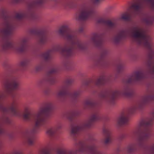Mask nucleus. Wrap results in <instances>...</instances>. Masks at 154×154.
I'll use <instances>...</instances> for the list:
<instances>
[{
  "label": "nucleus",
  "instance_id": "6e6552de",
  "mask_svg": "<svg viewBox=\"0 0 154 154\" xmlns=\"http://www.w3.org/2000/svg\"><path fill=\"white\" fill-rule=\"evenodd\" d=\"M103 35L99 33H94L91 38V41L96 46L102 48L100 58L99 59L94 61L95 64L96 65L106 66L108 64V61L106 58L108 54V51L102 46Z\"/></svg>",
  "mask_w": 154,
  "mask_h": 154
},
{
  "label": "nucleus",
  "instance_id": "a211bd4d",
  "mask_svg": "<svg viewBox=\"0 0 154 154\" xmlns=\"http://www.w3.org/2000/svg\"><path fill=\"white\" fill-rule=\"evenodd\" d=\"M145 78L143 72L142 71H136L123 80L125 83L130 84L133 82H138Z\"/></svg>",
  "mask_w": 154,
  "mask_h": 154
},
{
  "label": "nucleus",
  "instance_id": "5701e85b",
  "mask_svg": "<svg viewBox=\"0 0 154 154\" xmlns=\"http://www.w3.org/2000/svg\"><path fill=\"white\" fill-rule=\"evenodd\" d=\"M63 5L66 7L73 8L75 7L76 4L73 1L68 0H64L62 3Z\"/></svg>",
  "mask_w": 154,
  "mask_h": 154
},
{
  "label": "nucleus",
  "instance_id": "f8f14e48",
  "mask_svg": "<svg viewBox=\"0 0 154 154\" xmlns=\"http://www.w3.org/2000/svg\"><path fill=\"white\" fill-rule=\"evenodd\" d=\"M44 1V0H33L30 1L28 4L29 12L28 13L21 12L17 13L15 14V18L17 20H20L24 18L29 17L32 20H35L36 17V15L32 9L38 5H41Z\"/></svg>",
  "mask_w": 154,
  "mask_h": 154
},
{
  "label": "nucleus",
  "instance_id": "473e14b6",
  "mask_svg": "<svg viewBox=\"0 0 154 154\" xmlns=\"http://www.w3.org/2000/svg\"><path fill=\"white\" fill-rule=\"evenodd\" d=\"M146 23L148 25H151L152 23V21L150 19H147L145 20Z\"/></svg>",
  "mask_w": 154,
  "mask_h": 154
},
{
  "label": "nucleus",
  "instance_id": "412c9836",
  "mask_svg": "<svg viewBox=\"0 0 154 154\" xmlns=\"http://www.w3.org/2000/svg\"><path fill=\"white\" fill-rule=\"evenodd\" d=\"M110 80V78L101 76L96 80L91 82V83L97 87H100L104 85Z\"/></svg>",
  "mask_w": 154,
  "mask_h": 154
},
{
  "label": "nucleus",
  "instance_id": "4be33fe9",
  "mask_svg": "<svg viewBox=\"0 0 154 154\" xmlns=\"http://www.w3.org/2000/svg\"><path fill=\"white\" fill-rule=\"evenodd\" d=\"M103 132L105 136L104 143L106 145L110 143L112 141L111 132L109 129L105 128L103 129Z\"/></svg>",
  "mask_w": 154,
  "mask_h": 154
},
{
  "label": "nucleus",
  "instance_id": "ddd939ff",
  "mask_svg": "<svg viewBox=\"0 0 154 154\" xmlns=\"http://www.w3.org/2000/svg\"><path fill=\"white\" fill-rule=\"evenodd\" d=\"M78 152L84 154H103V152L98 149V146L94 142L87 144L80 142Z\"/></svg>",
  "mask_w": 154,
  "mask_h": 154
},
{
  "label": "nucleus",
  "instance_id": "f704fd0d",
  "mask_svg": "<svg viewBox=\"0 0 154 154\" xmlns=\"http://www.w3.org/2000/svg\"><path fill=\"white\" fill-rule=\"evenodd\" d=\"M5 133V131L2 128L1 126L0 125V135L4 134Z\"/></svg>",
  "mask_w": 154,
  "mask_h": 154
},
{
  "label": "nucleus",
  "instance_id": "cd10ccee",
  "mask_svg": "<svg viewBox=\"0 0 154 154\" xmlns=\"http://www.w3.org/2000/svg\"><path fill=\"white\" fill-rule=\"evenodd\" d=\"M44 66L45 65L43 63H41L36 66L35 70L37 71H40L43 69Z\"/></svg>",
  "mask_w": 154,
  "mask_h": 154
},
{
  "label": "nucleus",
  "instance_id": "2eb2a0df",
  "mask_svg": "<svg viewBox=\"0 0 154 154\" xmlns=\"http://www.w3.org/2000/svg\"><path fill=\"white\" fill-rule=\"evenodd\" d=\"M94 14L95 11L92 8L87 5H84L80 9L78 17L80 20H85L93 18Z\"/></svg>",
  "mask_w": 154,
  "mask_h": 154
},
{
  "label": "nucleus",
  "instance_id": "0eeeda50",
  "mask_svg": "<svg viewBox=\"0 0 154 154\" xmlns=\"http://www.w3.org/2000/svg\"><path fill=\"white\" fill-rule=\"evenodd\" d=\"M134 94L133 91L128 86L125 87L120 90H111L101 92L99 94L100 97L112 104L114 103L115 98L121 96L130 97Z\"/></svg>",
  "mask_w": 154,
  "mask_h": 154
},
{
  "label": "nucleus",
  "instance_id": "9d476101",
  "mask_svg": "<svg viewBox=\"0 0 154 154\" xmlns=\"http://www.w3.org/2000/svg\"><path fill=\"white\" fill-rule=\"evenodd\" d=\"M144 3L149 4L152 9H154V0H137L132 5L133 11L131 13H126L122 15L121 19L127 21L131 20L132 16L138 14Z\"/></svg>",
  "mask_w": 154,
  "mask_h": 154
},
{
  "label": "nucleus",
  "instance_id": "72a5a7b5",
  "mask_svg": "<svg viewBox=\"0 0 154 154\" xmlns=\"http://www.w3.org/2000/svg\"><path fill=\"white\" fill-rule=\"evenodd\" d=\"M126 135L124 134H122L120 135L119 137V139L120 140H122L126 137Z\"/></svg>",
  "mask_w": 154,
  "mask_h": 154
},
{
  "label": "nucleus",
  "instance_id": "6ab92c4d",
  "mask_svg": "<svg viewBox=\"0 0 154 154\" xmlns=\"http://www.w3.org/2000/svg\"><path fill=\"white\" fill-rule=\"evenodd\" d=\"M31 32L32 34L36 35L38 37L39 42L40 44L44 45L47 42L48 40V36L44 30L35 29L32 30Z\"/></svg>",
  "mask_w": 154,
  "mask_h": 154
},
{
  "label": "nucleus",
  "instance_id": "aec40b11",
  "mask_svg": "<svg viewBox=\"0 0 154 154\" xmlns=\"http://www.w3.org/2000/svg\"><path fill=\"white\" fill-rule=\"evenodd\" d=\"M96 21L97 23L103 24L106 26L108 30H111L115 28L117 25L115 21L110 20H106L102 17L98 18Z\"/></svg>",
  "mask_w": 154,
  "mask_h": 154
},
{
  "label": "nucleus",
  "instance_id": "ea45409f",
  "mask_svg": "<svg viewBox=\"0 0 154 154\" xmlns=\"http://www.w3.org/2000/svg\"><path fill=\"white\" fill-rule=\"evenodd\" d=\"M101 0H94V2L95 3H99Z\"/></svg>",
  "mask_w": 154,
  "mask_h": 154
},
{
  "label": "nucleus",
  "instance_id": "e433bc0d",
  "mask_svg": "<svg viewBox=\"0 0 154 154\" xmlns=\"http://www.w3.org/2000/svg\"><path fill=\"white\" fill-rule=\"evenodd\" d=\"M23 0H14V2L16 3L20 2L22 1Z\"/></svg>",
  "mask_w": 154,
  "mask_h": 154
},
{
  "label": "nucleus",
  "instance_id": "c756f323",
  "mask_svg": "<svg viewBox=\"0 0 154 154\" xmlns=\"http://www.w3.org/2000/svg\"><path fill=\"white\" fill-rule=\"evenodd\" d=\"M51 151L49 149H47L44 150L42 152V154H51ZM15 154H21L19 152H17Z\"/></svg>",
  "mask_w": 154,
  "mask_h": 154
},
{
  "label": "nucleus",
  "instance_id": "39448f33",
  "mask_svg": "<svg viewBox=\"0 0 154 154\" xmlns=\"http://www.w3.org/2000/svg\"><path fill=\"white\" fill-rule=\"evenodd\" d=\"M152 115V117L141 121L133 131V135L137 137V143H131L128 146L127 150L128 154L134 153L137 146L140 147H143L150 138L151 132L150 127L154 121V112Z\"/></svg>",
  "mask_w": 154,
  "mask_h": 154
},
{
  "label": "nucleus",
  "instance_id": "9b49d317",
  "mask_svg": "<svg viewBox=\"0 0 154 154\" xmlns=\"http://www.w3.org/2000/svg\"><path fill=\"white\" fill-rule=\"evenodd\" d=\"M73 81L72 79H67L65 83V85L61 87L59 91L57 93L58 97L63 100L66 98L70 97L74 102L77 100L78 97L81 93V91L79 90L73 92H71L68 90V86L71 85Z\"/></svg>",
  "mask_w": 154,
  "mask_h": 154
},
{
  "label": "nucleus",
  "instance_id": "4c0bfd02",
  "mask_svg": "<svg viewBox=\"0 0 154 154\" xmlns=\"http://www.w3.org/2000/svg\"><path fill=\"white\" fill-rule=\"evenodd\" d=\"M49 89H47V90H45L44 91V92L46 94H48L49 93Z\"/></svg>",
  "mask_w": 154,
  "mask_h": 154
},
{
  "label": "nucleus",
  "instance_id": "f3484780",
  "mask_svg": "<svg viewBox=\"0 0 154 154\" xmlns=\"http://www.w3.org/2000/svg\"><path fill=\"white\" fill-rule=\"evenodd\" d=\"M20 82L18 77H12L10 79L3 84L4 91L6 93H9L11 91L18 89Z\"/></svg>",
  "mask_w": 154,
  "mask_h": 154
},
{
  "label": "nucleus",
  "instance_id": "c9c22d12",
  "mask_svg": "<svg viewBox=\"0 0 154 154\" xmlns=\"http://www.w3.org/2000/svg\"><path fill=\"white\" fill-rule=\"evenodd\" d=\"M90 83L88 81H86L85 82L84 85L85 86H87L89 85Z\"/></svg>",
  "mask_w": 154,
  "mask_h": 154
},
{
  "label": "nucleus",
  "instance_id": "2f4dec72",
  "mask_svg": "<svg viewBox=\"0 0 154 154\" xmlns=\"http://www.w3.org/2000/svg\"><path fill=\"white\" fill-rule=\"evenodd\" d=\"M124 66L123 64L120 63L117 66V70L118 72L119 73L123 69Z\"/></svg>",
  "mask_w": 154,
  "mask_h": 154
},
{
  "label": "nucleus",
  "instance_id": "7ed1b4c3",
  "mask_svg": "<svg viewBox=\"0 0 154 154\" xmlns=\"http://www.w3.org/2000/svg\"><path fill=\"white\" fill-rule=\"evenodd\" d=\"M53 109V106L51 103H48L41 107L38 112L31 114L26 109V112L23 114V117L27 121H32L34 125L30 132L27 131L24 134V136L29 145L34 144L35 137L33 134L37 132L40 128L44 125L46 122L45 116H48Z\"/></svg>",
  "mask_w": 154,
  "mask_h": 154
},
{
  "label": "nucleus",
  "instance_id": "bb28decb",
  "mask_svg": "<svg viewBox=\"0 0 154 154\" xmlns=\"http://www.w3.org/2000/svg\"><path fill=\"white\" fill-rule=\"evenodd\" d=\"M86 105L91 107L94 106L95 104L94 102L91 100H88L86 101L85 103Z\"/></svg>",
  "mask_w": 154,
  "mask_h": 154
},
{
  "label": "nucleus",
  "instance_id": "f257e3e1",
  "mask_svg": "<svg viewBox=\"0 0 154 154\" xmlns=\"http://www.w3.org/2000/svg\"><path fill=\"white\" fill-rule=\"evenodd\" d=\"M84 28L83 26H82L78 31H74L70 29L66 26H61L58 30V33L67 41L69 46L63 48L59 45L54 46L51 49L42 54V58L47 62L51 60V54L54 52H59L65 57H68L74 56L78 51H84L86 48L85 46L77 36L78 33L83 32Z\"/></svg>",
  "mask_w": 154,
  "mask_h": 154
},
{
  "label": "nucleus",
  "instance_id": "a878e982",
  "mask_svg": "<svg viewBox=\"0 0 154 154\" xmlns=\"http://www.w3.org/2000/svg\"><path fill=\"white\" fill-rule=\"evenodd\" d=\"M78 115L79 113L76 111H72L69 113L68 118L71 121H72L74 118Z\"/></svg>",
  "mask_w": 154,
  "mask_h": 154
},
{
  "label": "nucleus",
  "instance_id": "1a4fd4ad",
  "mask_svg": "<svg viewBox=\"0 0 154 154\" xmlns=\"http://www.w3.org/2000/svg\"><path fill=\"white\" fill-rule=\"evenodd\" d=\"M101 119V116L97 110L94 111L91 115L88 121L79 125H72L71 126V135L73 137L78 135L81 132L85 129L91 127L93 123Z\"/></svg>",
  "mask_w": 154,
  "mask_h": 154
},
{
  "label": "nucleus",
  "instance_id": "423d86ee",
  "mask_svg": "<svg viewBox=\"0 0 154 154\" xmlns=\"http://www.w3.org/2000/svg\"><path fill=\"white\" fill-rule=\"evenodd\" d=\"M154 100V95L151 93L146 94L142 97L141 101L137 102L127 111L123 112L119 117L117 122L120 126L127 125L129 122V116L137 109H142Z\"/></svg>",
  "mask_w": 154,
  "mask_h": 154
},
{
  "label": "nucleus",
  "instance_id": "dca6fc26",
  "mask_svg": "<svg viewBox=\"0 0 154 154\" xmlns=\"http://www.w3.org/2000/svg\"><path fill=\"white\" fill-rule=\"evenodd\" d=\"M57 72V68L54 66H52L47 72L45 76L39 81V85H41L46 83H48L51 84L54 83L56 80L54 74Z\"/></svg>",
  "mask_w": 154,
  "mask_h": 154
},
{
  "label": "nucleus",
  "instance_id": "20e7f679",
  "mask_svg": "<svg viewBox=\"0 0 154 154\" xmlns=\"http://www.w3.org/2000/svg\"><path fill=\"white\" fill-rule=\"evenodd\" d=\"M4 17V28L0 30V36L3 38V42L2 45L3 50L5 51L11 49L20 52L25 51L27 48V38H23L18 44H14L10 36L15 28V25L11 21L8 16L5 15Z\"/></svg>",
  "mask_w": 154,
  "mask_h": 154
},
{
  "label": "nucleus",
  "instance_id": "f03ea898",
  "mask_svg": "<svg viewBox=\"0 0 154 154\" xmlns=\"http://www.w3.org/2000/svg\"><path fill=\"white\" fill-rule=\"evenodd\" d=\"M129 37H132L136 40L137 44L146 48L149 51L147 65L150 71L154 74V50L151 42L150 37L146 33L144 30L139 26H134L131 29L127 28L119 30L114 38V42L119 43L121 40Z\"/></svg>",
  "mask_w": 154,
  "mask_h": 154
},
{
  "label": "nucleus",
  "instance_id": "393cba45",
  "mask_svg": "<svg viewBox=\"0 0 154 154\" xmlns=\"http://www.w3.org/2000/svg\"><path fill=\"white\" fill-rule=\"evenodd\" d=\"M61 127L60 125H59V126L56 128H50L48 129L47 131V134L50 136H52L55 134L57 129L60 128Z\"/></svg>",
  "mask_w": 154,
  "mask_h": 154
},
{
  "label": "nucleus",
  "instance_id": "58836bf2",
  "mask_svg": "<svg viewBox=\"0 0 154 154\" xmlns=\"http://www.w3.org/2000/svg\"><path fill=\"white\" fill-rule=\"evenodd\" d=\"M6 120H7V123L8 124H10L11 122V121L8 118H7L6 119Z\"/></svg>",
  "mask_w": 154,
  "mask_h": 154
},
{
  "label": "nucleus",
  "instance_id": "c85d7f7f",
  "mask_svg": "<svg viewBox=\"0 0 154 154\" xmlns=\"http://www.w3.org/2000/svg\"><path fill=\"white\" fill-rule=\"evenodd\" d=\"M147 152L149 154H154V144L147 148Z\"/></svg>",
  "mask_w": 154,
  "mask_h": 154
},
{
  "label": "nucleus",
  "instance_id": "7c9ffc66",
  "mask_svg": "<svg viewBox=\"0 0 154 154\" xmlns=\"http://www.w3.org/2000/svg\"><path fill=\"white\" fill-rule=\"evenodd\" d=\"M29 62V60L27 59L25 60L21 61L20 63V66L22 67L26 66Z\"/></svg>",
  "mask_w": 154,
  "mask_h": 154
},
{
  "label": "nucleus",
  "instance_id": "4468645a",
  "mask_svg": "<svg viewBox=\"0 0 154 154\" xmlns=\"http://www.w3.org/2000/svg\"><path fill=\"white\" fill-rule=\"evenodd\" d=\"M5 97V95L3 94H0V110L4 112L10 113L14 116L21 117V113L17 109V103L16 101H13V103L9 107H5L2 103V100Z\"/></svg>",
  "mask_w": 154,
  "mask_h": 154
},
{
  "label": "nucleus",
  "instance_id": "b1692460",
  "mask_svg": "<svg viewBox=\"0 0 154 154\" xmlns=\"http://www.w3.org/2000/svg\"><path fill=\"white\" fill-rule=\"evenodd\" d=\"M78 151L77 150H70L66 151L58 149L57 150V154H77Z\"/></svg>",
  "mask_w": 154,
  "mask_h": 154
}]
</instances>
